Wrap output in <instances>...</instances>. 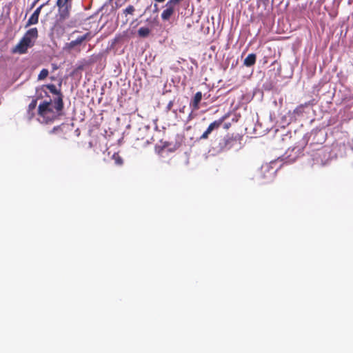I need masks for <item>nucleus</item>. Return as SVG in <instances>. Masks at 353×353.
Segmentation results:
<instances>
[{"label":"nucleus","mask_w":353,"mask_h":353,"mask_svg":"<svg viewBox=\"0 0 353 353\" xmlns=\"http://www.w3.org/2000/svg\"><path fill=\"white\" fill-rule=\"evenodd\" d=\"M62 108L63 102L59 97L53 101H44L39 105L37 120L41 123H49L59 116Z\"/></svg>","instance_id":"obj_1"},{"label":"nucleus","mask_w":353,"mask_h":353,"mask_svg":"<svg viewBox=\"0 0 353 353\" xmlns=\"http://www.w3.org/2000/svg\"><path fill=\"white\" fill-rule=\"evenodd\" d=\"M38 37V30L36 28L28 30L20 41L13 48L12 52L24 54L29 48L33 46L35 40Z\"/></svg>","instance_id":"obj_2"},{"label":"nucleus","mask_w":353,"mask_h":353,"mask_svg":"<svg viewBox=\"0 0 353 353\" xmlns=\"http://www.w3.org/2000/svg\"><path fill=\"white\" fill-rule=\"evenodd\" d=\"M274 162H271L270 163H265L263 165L261 168L259 179H263L265 181H271L274 176V174L276 172V169H274L272 167V164Z\"/></svg>","instance_id":"obj_3"},{"label":"nucleus","mask_w":353,"mask_h":353,"mask_svg":"<svg viewBox=\"0 0 353 353\" xmlns=\"http://www.w3.org/2000/svg\"><path fill=\"white\" fill-rule=\"evenodd\" d=\"M179 2L177 0H169L165 5V9L161 13V19L163 21H168L175 12L176 6Z\"/></svg>","instance_id":"obj_4"},{"label":"nucleus","mask_w":353,"mask_h":353,"mask_svg":"<svg viewBox=\"0 0 353 353\" xmlns=\"http://www.w3.org/2000/svg\"><path fill=\"white\" fill-rule=\"evenodd\" d=\"M88 37L89 33L78 37L75 40L72 41L70 43H66L63 47V50L68 52L71 51L77 46H80L84 41L88 39Z\"/></svg>","instance_id":"obj_5"},{"label":"nucleus","mask_w":353,"mask_h":353,"mask_svg":"<svg viewBox=\"0 0 353 353\" xmlns=\"http://www.w3.org/2000/svg\"><path fill=\"white\" fill-rule=\"evenodd\" d=\"M223 120H224V118H221L219 120L214 121V122L211 123L209 125L208 128L206 129V130L201 136L200 139H208L209 134H211V132L213 130L218 129L221 125V124L223 122Z\"/></svg>","instance_id":"obj_6"},{"label":"nucleus","mask_w":353,"mask_h":353,"mask_svg":"<svg viewBox=\"0 0 353 353\" xmlns=\"http://www.w3.org/2000/svg\"><path fill=\"white\" fill-rule=\"evenodd\" d=\"M45 6V3H43L39 7H38L34 12L32 13V14L30 16V17L28 19L27 22V26L37 24L39 21V16L41 12V8Z\"/></svg>","instance_id":"obj_7"},{"label":"nucleus","mask_w":353,"mask_h":353,"mask_svg":"<svg viewBox=\"0 0 353 353\" xmlns=\"http://www.w3.org/2000/svg\"><path fill=\"white\" fill-rule=\"evenodd\" d=\"M256 61V55L254 54H250L248 57L244 59V65L250 67L254 64Z\"/></svg>","instance_id":"obj_8"},{"label":"nucleus","mask_w":353,"mask_h":353,"mask_svg":"<svg viewBox=\"0 0 353 353\" xmlns=\"http://www.w3.org/2000/svg\"><path fill=\"white\" fill-rule=\"evenodd\" d=\"M202 99V94L201 92H198L195 94L193 101L192 102V105L193 108L196 110L199 108V103Z\"/></svg>","instance_id":"obj_9"},{"label":"nucleus","mask_w":353,"mask_h":353,"mask_svg":"<svg viewBox=\"0 0 353 353\" xmlns=\"http://www.w3.org/2000/svg\"><path fill=\"white\" fill-rule=\"evenodd\" d=\"M37 106V101L32 100V102L28 105V115L29 119H31L33 117L34 113L32 111H34Z\"/></svg>","instance_id":"obj_10"},{"label":"nucleus","mask_w":353,"mask_h":353,"mask_svg":"<svg viewBox=\"0 0 353 353\" xmlns=\"http://www.w3.org/2000/svg\"><path fill=\"white\" fill-rule=\"evenodd\" d=\"M150 30L147 27H141L138 30V34L141 37H146L149 35Z\"/></svg>","instance_id":"obj_11"},{"label":"nucleus","mask_w":353,"mask_h":353,"mask_svg":"<svg viewBox=\"0 0 353 353\" xmlns=\"http://www.w3.org/2000/svg\"><path fill=\"white\" fill-rule=\"evenodd\" d=\"M59 12L61 19H65L69 14V6L59 8Z\"/></svg>","instance_id":"obj_12"},{"label":"nucleus","mask_w":353,"mask_h":353,"mask_svg":"<svg viewBox=\"0 0 353 353\" xmlns=\"http://www.w3.org/2000/svg\"><path fill=\"white\" fill-rule=\"evenodd\" d=\"M68 1L69 0H58L57 2V5L59 7V8H63V7H68V6H69Z\"/></svg>","instance_id":"obj_13"},{"label":"nucleus","mask_w":353,"mask_h":353,"mask_svg":"<svg viewBox=\"0 0 353 353\" xmlns=\"http://www.w3.org/2000/svg\"><path fill=\"white\" fill-rule=\"evenodd\" d=\"M48 75V70L47 69H43L39 76H38V79L39 80H43Z\"/></svg>","instance_id":"obj_14"},{"label":"nucleus","mask_w":353,"mask_h":353,"mask_svg":"<svg viewBox=\"0 0 353 353\" xmlns=\"http://www.w3.org/2000/svg\"><path fill=\"white\" fill-rule=\"evenodd\" d=\"M112 159L114 160L117 165H121L123 163L122 159L117 154H114Z\"/></svg>","instance_id":"obj_15"},{"label":"nucleus","mask_w":353,"mask_h":353,"mask_svg":"<svg viewBox=\"0 0 353 353\" xmlns=\"http://www.w3.org/2000/svg\"><path fill=\"white\" fill-rule=\"evenodd\" d=\"M134 12V8L132 6H128L123 11L125 14H132Z\"/></svg>","instance_id":"obj_16"},{"label":"nucleus","mask_w":353,"mask_h":353,"mask_svg":"<svg viewBox=\"0 0 353 353\" xmlns=\"http://www.w3.org/2000/svg\"><path fill=\"white\" fill-rule=\"evenodd\" d=\"M48 88H49V90L52 92H56V87L55 85H48Z\"/></svg>","instance_id":"obj_17"},{"label":"nucleus","mask_w":353,"mask_h":353,"mask_svg":"<svg viewBox=\"0 0 353 353\" xmlns=\"http://www.w3.org/2000/svg\"><path fill=\"white\" fill-rule=\"evenodd\" d=\"M302 112V108L301 107H299V108H296L294 110V114H300Z\"/></svg>","instance_id":"obj_18"},{"label":"nucleus","mask_w":353,"mask_h":353,"mask_svg":"<svg viewBox=\"0 0 353 353\" xmlns=\"http://www.w3.org/2000/svg\"><path fill=\"white\" fill-rule=\"evenodd\" d=\"M155 1H157V2L161 3V2H163L165 0H155Z\"/></svg>","instance_id":"obj_19"},{"label":"nucleus","mask_w":353,"mask_h":353,"mask_svg":"<svg viewBox=\"0 0 353 353\" xmlns=\"http://www.w3.org/2000/svg\"><path fill=\"white\" fill-rule=\"evenodd\" d=\"M171 105H172V102H170L168 104V108H170Z\"/></svg>","instance_id":"obj_20"},{"label":"nucleus","mask_w":353,"mask_h":353,"mask_svg":"<svg viewBox=\"0 0 353 353\" xmlns=\"http://www.w3.org/2000/svg\"><path fill=\"white\" fill-rule=\"evenodd\" d=\"M179 2H180L181 0H177Z\"/></svg>","instance_id":"obj_21"}]
</instances>
